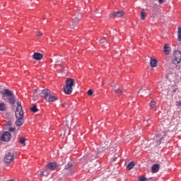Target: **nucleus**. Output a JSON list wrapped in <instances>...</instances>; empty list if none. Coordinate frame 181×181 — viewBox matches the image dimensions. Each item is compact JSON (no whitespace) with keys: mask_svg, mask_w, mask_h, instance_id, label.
Masks as SVG:
<instances>
[{"mask_svg":"<svg viewBox=\"0 0 181 181\" xmlns=\"http://www.w3.org/2000/svg\"><path fill=\"white\" fill-rule=\"evenodd\" d=\"M1 94V98L4 101L8 103L13 105L16 103V96L13 94V92L8 88L4 89L2 91H0Z\"/></svg>","mask_w":181,"mask_h":181,"instance_id":"1","label":"nucleus"},{"mask_svg":"<svg viewBox=\"0 0 181 181\" xmlns=\"http://www.w3.org/2000/svg\"><path fill=\"white\" fill-rule=\"evenodd\" d=\"M41 94L42 95L43 97H45V100L49 103H54V101L57 100V98L53 95V93H52V91L49 89L42 90L41 92Z\"/></svg>","mask_w":181,"mask_h":181,"instance_id":"2","label":"nucleus"},{"mask_svg":"<svg viewBox=\"0 0 181 181\" xmlns=\"http://www.w3.org/2000/svg\"><path fill=\"white\" fill-rule=\"evenodd\" d=\"M81 13H75L74 16H73L72 17V23L71 24H70V28L71 29H74V28H76L77 26V23H78V22H80V19H81Z\"/></svg>","mask_w":181,"mask_h":181,"instance_id":"3","label":"nucleus"},{"mask_svg":"<svg viewBox=\"0 0 181 181\" xmlns=\"http://www.w3.org/2000/svg\"><path fill=\"white\" fill-rule=\"evenodd\" d=\"M15 114L16 118H23V110H22V105H21L20 101L17 102V107Z\"/></svg>","mask_w":181,"mask_h":181,"instance_id":"4","label":"nucleus"},{"mask_svg":"<svg viewBox=\"0 0 181 181\" xmlns=\"http://www.w3.org/2000/svg\"><path fill=\"white\" fill-rule=\"evenodd\" d=\"M15 159V156L13 153H8L6 156L4 158V162L5 163H11Z\"/></svg>","mask_w":181,"mask_h":181,"instance_id":"5","label":"nucleus"},{"mask_svg":"<svg viewBox=\"0 0 181 181\" xmlns=\"http://www.w3.org/2000/svg\"><path fill=\"white\" fill-rule=\"evenodd\" d=\"M56 168H57V163H49L44 167V170H47L49 173L50 170H55Z\"/></svg>","mask_w":181,"mask_h":181,"instance_id":"6","label":"nucleus"},{"mask_svg":"<svg viewBox=\"0 0 181 181\" xmlns=\"http://www.w3.org/2000/svg\"><path fill=\"white\" fill-rule=\"evenodd\" d=\"M181 62V52L180 51L174 52V63L175 64H179Z\"/></svg>","mask_w":181,"mask_h":181,"instance_id":"7","label":"nucleus"},{"mask_svg":"<svg viewBox=\"0 0 181 181\" xmlns=\"http://www.w3.org/2000/svg\"><path fill=\"white\" fill-rule=\"evenodd\" d=\"M11 139V133L9 132H4L0 137V140L3 142H8Z\"/></svg>","mask_w":181,"mask_h":181,"instance_id":"8","label":"nucleus"},{"mask_svg":"<svg viewBox=\"0 0 181 181\" xmlns=\"http://www.w3.org/2000/svg\"><path fill=\"white\" fill-rule=\"evenodd\" d=\"M65 170H69V175L74 174V169L73 168V163L69 162L65 165Z\"/></svg>","mask_w":181,"mask_h":181,"instance_id":"9","label":"nucleus"},{"mask_svg":"<svg viewBox=\"0 0 181 181\" xmlns=\"http://www.w3.org/2000/svg\"><path fill=\"white\" fill-rule=\"evenodd\" d=\"M160 168V165L158 163L153 165V166L151 167L152 173H158V172H159Z\"/></svg>","mask_w":181,"mask_h":181,"instance_id":"10","label":"nucleus"},{"mask_svg":"<svg viewBox=\"0 0 181 181\" xmlns=\"http://www.w3.org/2000/svg\"><path fill=\"white\" fill-rule=\"evenodd\" d=\"M33 59L35 60H42L43 59V54L39 52H35L33 55Z\"/></svg>","mask_w":181,"mask_h":181,"instance_id":"11","label":"nucleus"},{"mask_svg":"<svg viewBox=\"0 0 181 181\" xmlns=\"http://www.w3.org/2000/svg\"><path fill=\"white\" fill-rule=\"evenodd\" d=\"M154 139H156L157 145H160V144H162V141H163V136H160V134L155 136Z\"/></svg>","mask_w":181,"mask_h":181,"instance_id":"12","label":"nucleus"},{"mask_svg":"<svg viewBox=\"0 0 181 181\" xmlns=\"http://www.w3.org/2000/svg\"><path fill=\"white\" fill-rule=\"evenodd\" d=\"M64 90L65 94L69 95L71 93L73 92V87L72 86H67L66 85L64 87Z\"/></svg>","mask_w":181,"mask_h":181,"instance_id":"13","label":"nucleus"},{"mask_svg":"<svg viewBox=\"0 0 181 181\" xmlns=\"http://www.w3.org/2000/svg\"><path fill=\"white\" fill-rule=\"evenodd\" d=\"M163 50L165 53V54H170V47L169 46V45L166 44L164 45Z\"/></svg>","mask_w":181,"mask_h":181,"instance_id":"14","label":"nucleus"},{"mask_svg":"<svg viewBox=\"0 0 181 181\" xmlns=\"http://www.w3.org/2000/svg\"><path fill=\"white\" fill-rule=\"evenodd\" d=\"M16 118H17V121L16 122V125L17 127H21V125H23L24 122L23 117H16Z\"/></svg>","mask_w":181,"mask_h":181,"instance_id":"15","label":"nucleus"},{"mask_svg":"<svg viewBox=\"0 0 181 181\" xmlns=\"http://www.w3.org/2000/svg\"><path fill=\"white\" fill-rule=\"evenodd\" d=\"M149 107L153 111H156V101L152 100L149 103Z\"/></svg>","mask_w":181,"mask_h":181,"instance_id":"16","label":"nucleus"},{"mask_svg":"<svg viewBox=\"0 0 181 181\" xmlns=\"http://www.w3.org/2000/svg\"><path fill=\"white\" fill-rule=\"evenodd\" d=\"M65 86L73 87V86H74V80L73 78L67 79Z\"/></svg>","mask_w":181,"mask_h":181,"instance_id":"17","label":"nucleus"},{"mask_svg":"<svg viewBox=\"0 0 181 181\" xmlns=\"http://www.w3.org/2000/svg\"><path fill=\"white\" fill-rule=\"evenodd\" d=\"M134 166H135V162L132 161V162L129 163V164L127 166V170H131V169H132L134 168Z\"/></svg>","mask_w":181,"mask_h":181,"instance_id":"18","label":"nucleus"},{"mask_svg":"<svg viewBox=\"0 0 181 181\" xmlns=\"http://www.w3.org/2000/svg\"><path fill=\"white\" fill-rule=\"evenodd\" d=\"M157 63L158 62L156 61V59H153L152 58H151L150 64L151 67H156Z\"/></svg>","mask_w":181,"mask_h":181,"instance_id":"19","label":"nucleus"},{"mask_svg":"<svg viewBox=\"0 0 181 181\" xmlns=\"http://www.w3.org/2000/svg\"><path fill=\"white\" fill-rule=\"evenodd\" d=\"M139 93H141L142 95H148V94H149V90L141 89L139 91Z\"/></svg>","mask_w":181,"mask_h":181,"instance_id":"20","label":"nucleus"},{"mask_svg":"<svg viewBox=\"0 0 181 181\" xmlns=\"http://www.w3.org/2000/svg\"><path fill=\"white\" fill-rule=\"evenodd\" d=\"M30 110L33 112H37V111H39V109H37V106L36 105V104H33L32 107H30Z\"/></svg>","mask_w":181,"mask_h":181,"instance_id":"21","label":"nucleus"},{"mask_svg":"<svg viewBox=\"0 0 181 181\" xmlns=\"http://www.w3.org/2000/svg\"><path fill=\"white\" fill-rule=\"evenodd\" d=\"M0 111H6V104L4 103H0Z\"/></svg>","mask_w":181,"mask_h":181,"instance_id":"22","label":"nucleus"},{"mask_svg":"<svg viewBox=\"0 0 181 181\" xmlns=\"http://www.w3.org/2000/svg\"><path fill=\"white\" fill-rule=\"evenodd\" d=\"M124 15V11H117L114 14V16L117 18H121Z\"/></svg>","mask_w":181,"mask_h":181,"instance_id":"23","label":"nucleus"},{"mask_svg":"<svg viewBox=\"0 0 181 181\" xmlns=\"http://www.w3.org/2000/svg\"><path fill=\"white\" fill-rule=\"evenodd\" d=\"M145 18H146V13H145L144 11H141V21H145Z\"/></svg>","mask_w":181,"mask_h":181,"instance_id":"24","label":"nucleus"},{"mask_svg":"<svg viewBox=\"0 0 181 181\" xmlns=\"http://www.w3.org/2000/svg\"><path fill=\"white\" fill-rule=\"evenodd\" d=\"M47 175H49V171L43 170V171H41L40 176H47Z\"/></svg>","mask_w":181,"mask_h":181,"instance_id":"25","label":"nucleus"},{"mask_svg":"<svg viewBox=\"0 0 181 181\" xmlns=\"http://www.w3.org/2000/svg\"><path fill=\"white\" fill-rule=\"evenodd\" d=\"M177 35H178V40L179 42H181V27H178Z\"/></svg>","mask_w":181,"mask_h":181,"instance_id":"26","label":"nucleus"},{"mask_svg":"<svg viewBox=\"0 0 181 181\" xmlns=\"http://www.w3.org/2000/svg\"><path fill=\"white\" fill-rule=\"evenodd\" d=\"M115 93H116V94H119V95H121V94H122L123 93V90L119 88H117L115 90Z\"/></svg>","mask_w":181,"mask_h":181,"instance_id":"27","label":"nucleus"},{"mask_svg":"<svg viewBox=\"0 0 181 181\" xmlns=\"http://www.w3.org/2000/svg\"><path fill=\"white\" fill-rule=\"evenodd\" d=\"M26 140L23 137H20L19 139V142L21 144V145H25V141Z\"/></svg>","mask_w":181,"mask_h":181,"instance_id":"28","label":"nucleus"},{"mask_svg":"<svg viewBox=\"0 0 181 181\" xmlns=\"http://www.w3.org/2000/svg\"><path fill=\"white\" fill-rule=\"evenodd\" d=\"M106 40H107V37H105L104 38H102V39L100 40V43L101 45H103V43H104L105 42H106Z\"/></svg>","mask_w":181,"mask_h":181,"instance_id":"29","label":"nucleus"},{"mask_svg":"<svg viewBox=\"0 0 181 181\" xmlns=\"http://www.w3.org/2000/svg\"><path fill=\"white\" fill-rule=\"evenodd\" d=\"M38 91H39L38 89H35L34 90V92H33V97H34V98H36V95H37L36 94H37Z\"/></svg>","mask_w":181,"mask_h":181,"instance_id":"30","label":"nucleus"},{"mask_svg":"<svg viewBox=\"0 0 181 181\" xmlns=\"http://www.w3.org/2000/svg\"><path fill=\"white\" fill-rule=\"evenodd\" d=\"M88 95H93V90L91 89L88 90Z\"/></svg>","mask_w":181,"mask_h":181,"instance_id":"31","label":"nucleus"},{"mask_svg":"<svg viewBox=\"0 0 181 181\" xmlns=\"http://www.w3.org/2000/svg\"><path fill=\"white\" fill-rule=\"evenodd\" d=\"M139 181H146V178H145L144 177H140Z\"/></svg>","mask_w":181,"mask_h":181,"instance_id":"32","label":"nucleus"},{"mask_svg":"<svg viewBox=\"0 0 181 181\" xmlns=\"http://www.w3.org/2000/svg\"><path fill=\"white\" fill-rule=\"evenodd\" d=\"M146 122H147L148 124H151V122H152V120H151V119H148L146 120Z\"/></svg>","mask_w":181,"mask_h":181,"instance_id":"33","label":"nucleus"},{"mask_svg":"<svg viewBox=\"0 0 181 181\" xmlns=\"http://www.w3.org/2000/svg\"><path fill=\"white\" fill-rule=\"evenodd\" d=\"M9 131H11V132H13V131H15V128L11 127V128L9 129Z\"/></svg>","mask_w":181,"mask_h":181,"instance_id":"34","label":"nucleus"},{"mask_svg":"<svg viewBox=\"0 0 181 181\" xmlns=\"http://www.w3.org/2000/svg\"><path fill=\"white\" fill-rule=\"evenodd\" d=\"M159 4H163L165 2V0H158Z\"/></svg>","mask_w":181,"mask_h":181,"instance_id":"35","label":"nucleus"},{"mask_svg":"<svg viewBox=\"0 0 181 181\" xmlns=\"http://www.w3.org/2000/svg\"><path fill=\"white\" fill-rule=\"evenodd\" d=\"M42 33L39 32L37 34V36H42Z\"/></svg>","mask_w":181,"mask_h":181,"instance_id":"36","label":"nucleus"},{"mask_svg":"<svg viewBox=\"0 0 181 181\" xmlns=\"http://www.w3.org/2000/svg\"><path fill=\"white\" fill-rule=\"evenodd\" d=\"M177 105L178 107H181V103H180V102H178Z\"/></svg>","mask_w":181,"mask_h":181,"instance_id":"37","label":"nucleus"},{"mask_svg":"<svg viewBox=\"0 0 181 181\" xmlns=\"http://www.w3.org/2000/svg\"><path fill=\"white\" fill-rule=\"evenodd\" d=\"M176 91H177V88H175V89L173 90V93H176Z\"/></svg>","mask_w":181,"mask_h":181,"instance_id":"38","label":"nucleus"},{"mask_svg":"<svg viewBox=\"0 0 181 181\" xmlns=\"http://www.w3.org/2000/svg\"><path fill=\"white\" fill-rule=\"evenodd\" d=\"M8 125H12V122H11V121L8 122Z\"/></svg>","mask_w":181,"mask_h":181,"instance_id":"39","label":"nucleus"},{"mask_svg":"<svg viewBox=\"0 0 181 181\" xmlns=\"http://www.w3.org/2000/svg\"><path fill=\"white\" fill-rule=\"evenodd\" d=\"M62 107H65V105H64V104H62Z\"/></svg>","mask_w":181,"mask_h":181,"instance_id":"40","label":"nucleus"}]
</instances>
